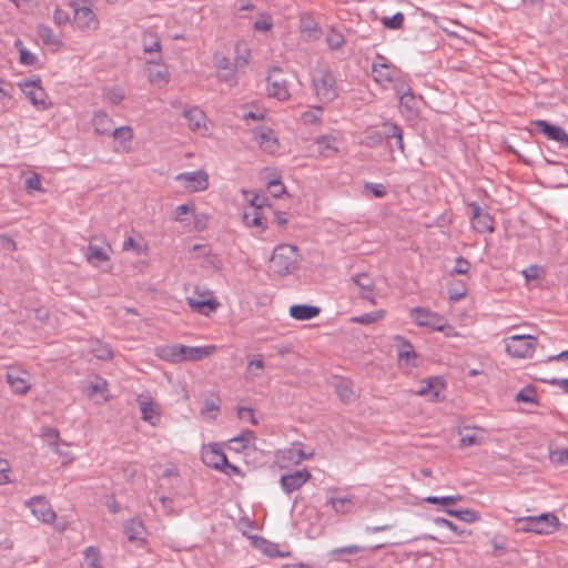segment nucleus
<instances>
[{
  "instance_id": "nucleus-57",
  "label": "nucleus",
  "mask_w": 568,
  "mask_h": 568,
  "mask_svg": "<svg viewBox=\"0 0 568 568\" xmlns=\"http://www.w3.org/2000/svg\"><path fill=\"white\" fill-rule=\"evenodd\" d=\"M550 460L555 465L566 466L568 465V448H560L550 452Z\"/></svg>"
},
{
  "instance_id": "nucleus-43",
  "label": "nucleus",
  "mask_w": 568,
  "mask_h": 568,
  "mask_svg": "<svg viewBox=\"0 0 568 568\" xmlns=\"http://www.w3.org/2000/svg\"><path fill=\"white\" fill-rule=\"evenodd\" d=\"M256 141L261 148L273 152L277 146V139L274 136L273 131L261 132L256 135Z\"/></svg>"
},
{
  "instance_id": "nucleus-50",
  "label": "nucleus",
  "mask_w": 568,
  "mask_h": 568,
  "mask_svg": "<svg viewBox=\"0 0 568 568\" xmlns=\"http://www.w3.org/2000/svg\"><path fill=\"white\" fill-rule=\"evenodd\" d=\"M398 358L405 361L408 365L415 366L417 354L409 343H405L403 348L398 351Z\"/></svg>"
},
{
  "instance_id": "nucleus-8",
  "label": "nucleus",
  "mask_w": 568,
  "mask_h": 568,
  "mask_svg": "<svg viewBox=\"0 0 568 568\" xmlns=\"http://www.w3.org/2000/svg\"><path fill=\"white\" fill-rule=\"evenodd\" d=\"M73 9V21L78 29L82 31H95L99 28L97 14L89 7H79L74 1L70 2Z\"/></svg>"
},
{
  "instance_id": "nucleus-39",
  "label": "nucleus",
  "mask_w": 568,
  "mask_h": 568,
  "mask_svg": "<svg viewBox=\"0 0 568 568\" xmlns=\"http://www.w3.org/2000/svg\"><path fill=\"white\" fill-rule=\"evenodd\" d=\"M41 437L48 444L52 452H58V444L60 442L59 430L53 427H42Z\"/></svg>"
},
{
  "instance_id": "nucleus-22",
  "label": "nucleus",
  "mask_w": 568,
  "mask_h": 568,
  "mask_svg": "<svg viewBox=\"0 0 568 568\" xmlns=\"http://www.w3.org/2000/svg\"><path fill=\"white\" fill-rule=\"evenodd\" d=\"M124 534L130 541L144 542L145 541V528L141 519H130L124 523Z\"/></svg>"
},
{
  "instance_id": "nucleus-28",
  "label": "nucleus",
  "mask_w": 568,
  "mask_h": 568,
  "mask_svg": "<svg viewBox=\"0 0 568 568\" xmlns=\"http://www.w3.org/2000/svg\"><path fill=\"white\" fill-rule=\"evenodd\" d=\"M358 295L364 302L375 303L373 282L371 277L364 273L357 274V296Z\"/></svg>"
},
{
  "instance_id": "nucleus-38",
  "label": "nucleus",
  "mask_w": 568,
  "mask_h": 568,
  "mask_svg": "<svg viewBox=\"0 0 568 568\" xmlns=\"http://www.w3.org/2000/svg\"><path fill=\"white\" fill-rule=\"evenodd\" d=\"M335 139L332 136L322 135L316 139V145L320 154L323 156H331L337 152V148L334 145Z\"/></svg>"
},
{
  "instance_id": "nucleus-58",
  "label": "nucleus",
  "mask_w": 568,
  "mask_h": 568,
  "mask_svg": "<svg viewBox=\"0 0 568 568\" xmlns=\"http://www.w3.org/2000/svg\"><path fill=\"white\" fill-rule=\"evenodd\" d=\"M217 77L220 81L227 83L230 87H234L237 84V78L234 67L223 71H219Z\"/></svg>"
},
{
  "instance_id": "nucleus-56",
  "label": "nucleus",
  "mask_w": 568,
  "mask_h": 568,
  "mask_svg": "<svg viewBox=\"0 0 568 568\" xmlns=\"http://www.w3.org/2000/svg\"><path fill=\"white\" fill-rule=\"evenodd\" d=\"M355 554V545H349L346 547L335 548L329 551L331 561H343L344 555H354Z\"/></svg>"
},
{
  "instance_id": "nucleus-4",
  "label": "nucleus",
  "mask_w": 568,
  "mask_h": 568,
  "mask_svg": "<svg viewBox=\"0 0 568 568\" xmlns=\"http://www.w3.org/2000/svg\"><path fill=\"white\" fill-rule=\"evenodd\" d=\"M507 353L517 358L531 357L535 352L536 338L531 335H513L505 339Z\"/></svg>"
},
{
  "instance_id": "nucleus-2",
  "label": "nucleus",
  "mask_w": 568,
  "mask_h": 568,
  "mask_svg": "<svg viewBox=\"0 0 568 568\" xmlns=\"http://www.w3.org/2000/svg\"><path fill=\"white\" fill-rule=\"evenodd\" d=\"M313 84L317 98L323 102H331L337 97L335 79L332 73L325 70H315Z\"/></svg>"
},
{
  "instance_id": "nucleus-51",
  "label": "nucleus",
  "mask_w": 568,
  "mask_h": 568,
  "mask_svg": "<svg viewBox=\"0 0 568 568\" xmlns=\"http://www.w3.org/2000/svg\"><path fill=\"white\" fill-rule=\"evenodd\" d=\"M87 564L90 568H101L100 552L98 548L90 546L84 550Z\"/></svg>"
},
{
  "instance_id": "nucleus-27",
  "label": "nucleus",
  "mask_w": 568,
  "mask_h": 568,
  "mask_svg": "<svg viewBox=\"0 0 568 568\" xmlns=\"http://www.w3.org/2000/svg\"><path fill=\"white\" fill-rule=\"evenodd\" d=\"M140 410H141V418L144 422H148L150 425L155 426L159 423L160 419V413L155 408L152 400H146L142 396H139L138 398Z\"/></svg>"
},
{
  "instance_id": "nucleus-60",
  "label": "nucleus",
  "mask_w": 568,
  "mask_h": 568,
  "mask_svg": "<svg viewBox=\"0 0 568 568\" xmlns=\"http://www.w3.org/2000/svg\"><path fill=\"white\" fill-rule=\"evenodd\" d=\"M11 470L10 463L0 457V486L11 483L9 473Z\"/></svg>"
},
{
  "instance_id": "nucleus-32",
  "label": "nucleus",
  "mask_w": 568,
  "mask_h": 568,
  "mask_svg": "<svg viewBox=\"0 0 568 568\" xmlns=\"http://www.w3.org/2000/svg\"><path fill=\"white\" fill-rule=\"evenodd\" d=\"M384 126L387 129L385 132V139L387 141H389L390 139H395L396 146H397L398 151L402 154H404L405 153V144L403 141V129L398 124L392 123V122H385Z\"/></svg>"
},
{
  "instance_id": "nucleus-14",
  "label": "nucleus",
  "mask_w": 568,
  "mask_h": 568,
  "mask_svg": "<svg viewBox=\"0 0 568 568\" xmlns=\"http://www.w3.org/2000/svg\"><path fill=\"white\" fill-rule=\"evenodd\" d=\"M445 388V382L442 377L432 376L420 382V387L415 392L418 396L428 397L432 402L440 400V395Z\"/></svg>"
},
{
  "instance_id": "nucleus-33",
  "label": "nucleus",
  "mask_w": 568,
  "mask_h": 568,
  "mask_svg": "<svg viewBox=\"0 0 568 568\" xmlns=\"http://www.w3.org/2000/svg\"><path fill=\"white\" fill-rule=\"evenodd\" d=\"M255 434L253 430L246 429L239 436L230 439V443L233 445L232 449L235 452H242L246 449L255 440Z\"/></svg>"
},
{
  "instance_id": "nucleus-61",
  "label": "nucleus",
  "mask_w": 568,
  "mask_h": 568,
  "mask_svg": "<svg viewBox=\"0 0 568 568\" xmlns=\"http://www.w3.org/2000/svg\"><path fill=\"white\" fill-rule=\"evenodd\" d=\"M469 270H470L469 261L464 257H457L452 273L466 275L469 272Z\"/></svg>"
},
{
  "instance_id": "nucleus-44",
  "label": "nucleus",
  "mask_w": 568,
  "mask_h": 568,
  "mask_svg": "<svg viewBox=\"0 0 568 568\" xmlns=\"http://www.w3.org/2000/svg\"><path fill=\"white\" fill-rule=\"evenodd\" d=\"M336 393L339 397V399L344 404H348L352 402L353 398V389L351 387V383L347 381H339L335 384Z\"/></svg>"
},
{
  "instance_id": "nucleus-9",
  "label": "nucleus",
  "mask_w": 568,
  "mask_h": 568,
  "mask_svg": "<svg viewBox=\"0 0 568 568\" xmlns=\"http://www.w3.org/2000/svg\"><path fill=\"white\" fill-rule=\"evenodd\" d=\"M409 317L412 321L422 327H428L433 331H437V328H442L440 323L444 316L435 313L426 307H414L409 312Z\"/></svg>"
},
{
  "instance_id": "nucleus-3",
  "label": "nucleus",
  "mask_w": 568,
  "mask_h": 568,
  "mask_svg": "<svg viewBox=\"0 0 568 568\" xmlns=\"http://www.w3.org/2000/svg\"><path fill=\"white\" fill-rule=\"evenodd\" d=\"M266 81L268 97L277 99L278 101H286L290 99L291 93L288 81L281 68L273 67L268 72Z\"/></svg>"
},
{
  "instance_id": "nucleus-40",
  "label": "nucleus",
  "mask_w": 568,
  "mask_h": 568,
  "mask_svg": "<svg viewBox=\"0 0 568 568\" xmlns=\"http://www.w3.org/2000/svg\"><path fill=\"white\" fill-rule=\"evenodd\" d=\"M363 194L368 199H382L387 194V191L386 186L382 183L364 182Z\"/></svg>"
},
{
  "instance_id": "nucleus-35",
  "label": "nucleus",
  "mask_w": 568,
  "mask_h": 568,
  "mask_svg": "<svg viewBox=\"0 0 568 568\" xmlns=\"http://www.w3.org/2000/svg\"><path fill=\"white\" fill-rule=\"evenodd\" d=\"M190 306L200 314L207 315L217 308L219 303L214 300H195L189 298Z\"/></svg>"
},
{
  "instance_id": "nucleus-47",
  "label": "nucleus",
  "mask_w": 568,
  "mask_h": 568,
  "mask_svg": "<svg viewBox=\"0 0 568 568\" xmlns=\"http://www.w3.org/2000/svg\"><path fill=\"white\" fill-rule=\"evenodd\" d=\"M515 399L517 402L528 403V404H535L537 403V395L536 389L534 386H526L523 389H520Z\"/></svg>"
},
{
  "instance_id": "nucleus-26",
  "label": "nucleus",
  "mask_w": 568,
  "mask_h": 568,
  "mask_svg": "<svg viewBox=\"0 0 568 568\" xmlns=\"http://www.w3.org/2000/svg\"><path fill=\"white\" fill-rule=\"evenodd\" d=\"M321 308L313 305L295 304L290 307V315L297 321H307L316 317Z\"/></svg>"
},
{
  "instance_id": "nucleus-7",
  "label": "nucleus",
  "mask_w": 568,
  "mask_h": 568,
  "mask_svg": "<svg viewBox=\"0 0 568 568\" xmlns=\"http://www.w3.org/2000/svg\"><path fill=\"white\" fill-rule=\"evenodd\" d=\"M24 506L30 509L38 520L44 524H51L57 518L55 511L44 496H33L24 501Z\"/></svg>"
},
{
  "instance_id": "nucleus-24",
  "label": "nucleus",
  "mask_w": 568,
  "mask_h": 568,
  "mask_svg": "<svg viewBox=\"0 0 568 568\" xmlns=\"http://www.w3.org/2000/svg\"><path fill=\"white\" fill-rule=\"evenodd\" d=\"M183 115L187 121V126L190 128V130L200 131L206 128V116L200 108L191 106L189 109H185Z\"/></svg>"
},
{
  "instance_id": "nucleus-31",
  "label": "nucleus",
  "mask_w": 568,
  "mask_h": 568,
  "mask_svg": "<svg viewBox=\"0 0 568 568\" xmlns=\"http://www.w3.org/2000/svg\"><path fill=\"white\" fill-rule=\"evenodd\" d=\"M37 34L45 45L57 47L60 48L62 45V41L57 36L53 30L43 23L38 24L37 27Z\"/></svg>"
},
{
  "instance_id": "nucleus-6",
  "label": "nucleus",
  "mask_w": 568,
  "mask_h": 568,
  "mask_svg": "<svg viewBox=\"0 0 568 568\" xmlns=\"http://www.w3.org/2000/svg\"><path fill=\"white\" fill-rule=\"evenodd\" d=\"M313 452H305L302 443H293L291 447L281 449L276 454V462L280 467L285 468L290 465H298L305 459H310Z\"/></svg>"
},
{
  "instance_id": "nucleus-34",
  "label": "nucleus",
  "mask_w": 568,
  "mask_h": 568,
  "mask_svg": "<svg viewBox=\"0 0 568 568\" xmlns=\"http://www.w3.org/2000/svg\"><path fill=\"white\" fill-rule=\"evenodd\" d=\"M384 139H385V134H383L375 128H368L363 133L361 144L373 148V146H377V145L382 144Z\"/></svg>"
},
{
  "instance_id": "nucleus-54",
  "label": "nucleus",
  "mask_w": 568,
  "mask_h": 568,
  "mask_svg": "<svg viewBox=\"0 0 568 568\" xmlns=\"http://www.w3.org/2000/svg\"><path fill=\"white\" fill-rule=\"evenodd\" d=\"M326 41L331 49H339L345 42V39L339 31L332 28L326 36Z\"/></svg>"
},
{
  "instance_id": "nucleus-62",
  "label": "nucleus",
  "mask_w": 568,
  "mask_h": 568,
  "mask_svg": "<svg viewBox=\"0 0 568 568\" xmlns=\"http://www.w3.org/2000/svg\"><path fill=\"white\" fill-rule=\"evenodd\" d=\"M267 186H268V189H270V191H271V193H272V195L274 197L282 196L285 193V191H286L284 184L280 180H277V179L271 180L267 183Z\"/></svg>"
},
{
  "instance_id": "nucleus-10",
  "label": "nucleus",
  "mask_w": 568,
  "mask_h": 568,
  "mask_svg": "<svg viewBox=\"0 0 568 568\" xmlns=\"http://www.w3.org/2000/svg\"><path fill=\"white\" fill-rule=\"evenodd\" d=\"M530 529L537 535H550L560 527V520L554 513H544L538 516H530Z\"/></svg>"
},
{
  "instance_id": "nucleus-48",
  "label": "nucleus",
  "mask_w": 568,
  "mask_h": 568,
  "mask_svg": "<svg viewBox=\"0 0 568 568\" xmlns=\"http://www.w3.org/2000/svg\"><path fill=\"white\" fill-rule=\"evenodd\" d=\"M385 312L383 310H376L369 313H363L357 315V324L369 325L383 318Z\"/></svg>"
},
{
  "instance_id": "nucleus-16",
  "label": "nucleus",
  "mask_w": 568,
  "mask_h": 568,
  "mask_svg": "<svg viewBox=\"0 0 568 568\" xmlns=\"http://www.w3.org/2000/svg\"><path fill=\"white\" fill-rule=\"evenodd\" d=\"M176 180L184 181L186 189L192 192L204 191L209 187V175L203 170L180 173Z\"/></svg>"
},
{
  "instance_id": "nucleus-46",
  "label": "nucleus",
  "mask_w": 568,
  "mask_h": 568,
  "mask_svg": "<svg viewBox=\"0 0 568 568\" xmlns=\"http://www.w3.org/2000/svg\"><path fill=\"white\" fill-rule=\"evenodd\" d=\"M405 16L402 12H396L393 17H383L382 23L385 28L390 30H398L403 27Z\"/></svg>"
},
{
  "instance_id": "nucleus-36",
  "label": "nucleus",
  "mask_w": 568,
  "mask_h": 568,
  "mask_svg": "<svg viewBox=\"0 0 568 568\" xmlns=\"http://www.w3.org/2000/svg\"><path fill=\"white\" fill-rule=\"evenodd\" d=\"M449 516L456 517L462 521L471 524L476 523L480 519L479 513L473 509H452L448 508L445 510Z\"/></svg>"
},
{
  "instance_id": "nucleus-17",
  "label": "nucleus",
  "mask_w": 568,
  "mask_h": 568,
  "mask_svg": "<svg viewBox=\"0 0 568 568\" xmlns=\"http://www.w3.org/2000/svg\"><path fill=\"white\" fill-rule=\"evenodd\" d=\"M471 225L479 233L493 232L494 220L487 212H484L477 203L470 204Z\"/></svg>"
},
{
  "instance_id": "nucleus-20",
  "label": "nucleus",
  "mask_w": 568,
  "mask_h": 568,
  "mask_svg": "<svg viewBox=\"0 0 568 568\" xmlns=\"http://www.w3.org/2000/svg\"><path fill=\"white\" fill-rule=\"evenodd\" d=\"M399 110L402 114L408 120L418 118V100L413 94L412 89H407L406 93H403L402 97H399Z\"/></svg>"
},
{
  "instance_id": "nucleus-23",
  "label": "nucleus",
  "mask_w": 568,
  "mask_h": 568,
  "mask_svg": "<svg viewBox=\"0 0 568 568\" xmlns=\"http://www.w3.org/2000/svg\"><path fill=\"white\" fill-rule=\"evenodd\" d=\"M250 539L252 540V545L261 550L263 554L271 558L276 557H286L288 556V552H283L278 549V546L276 544L270 542L263 537L260 536H250Z\"/></svg>"
},
{
  "instance_id": "nucleus-64",
  "label": "nucleus",
  "mask_w": 568,
  "mask_h": 568,
  "mask_svg": "<svg viewBox=\"0 0 568 568\" xmlns=\"http://www.w3.org/2000/svg\"><path fill=\"white\" fill-rule=\"evenodd\" d=\"M530 519H531L530 516L514 518V521L517 525L516 531L532 532V529H530L531 528V523L529 521Z\"/></svg>"
},
{
  "instance_id": "nucleus-59",
  "label": "nucleus",
  "mask_w": 568,
  "mask_h": 568,
  "mask_svg": "<svg viewBox=\"0 0 568 568\" xmlns=\"http://www.w3.org/2000/svg\"><path fill=\"white\" fill-rule=\"evenodd\" d=\"M322 114V108H315L313 110L305 111L301 119L305 124H314L320 121Z\"/></svg>"
},
{
  "instance_id": "nucleus-15",
  "label": "nucleus",
  "mask_w": 568,
  "mask_h": 568,
  "mask_svg": "<svg viewBox=\"0 0 568 568\" xmlns=\"http://www.w3.org/2000/svg\"><path fill=\"white\" fill-rule=\"evenodd\" d=\"M379 62H373L372 64V74L373 79L376 83L381 85H387L388 83L395 81L397 69L387 63L384 57L378 55Z\"/></svg>"
},
{
  "instance_id": "nucleus-25",
  "label": "nucleus",
  "mask_w": 568,
  "mask_h": 568,
  "mask_svg": "<svg viewBox=\"0 0 568 568\" xmlns=\"http://www.w3.org/2000/svg\"><path fill=\"white\" fill-rule=\"evenodd\" d=\"M92 125L94 128V132L99 135H108L113 131V120L102 110L94 112Z\"/></svg>"
},
{
  "instance_id": "nucleus-63",
  "label": "nucleus",
  "mask_w": 568,
  "mask_h": 568,
  "mask_svg": "<svg viewBox=\"0 0 568 568\" xmlns=\"http://www.w3.org/2000/svg\"><path fill=\"white\" fill-rule=\"evenodd\" d=\"M460 443L463 446H473L479 443L478 436L475 432L465 430L460 433Z\"/></svg>"
},
{
  "instance_id": "nucleus-12",
  "label": "nucleus",
  "mask_w": 568,
  "mask_h": 568,
  "mask_svg": "<svg viewBox=\"0 0 568 568\" xmlns=\"http://www.w3.org/2000/svg\"><path fill=\"white\" fill-rule=\"evenodd\" d=\"M531 125L537 128L548 140L559 143L562 148H568V133L562 128L546 120H534Z\"/></svg>"
},
{
  "instance_id": "nucleus-42",
  "label": "nucleus",
  "mask_w": 568,
  "mask_h": 568,
  "mask_svg": "<svg viewBox=\"0 0 568 568\" xmlns=\"http://www.w3.org/2000/svg\"><path fill=\"white\" fill-rule=\"evenodd\" d=\"M223 453L224 452L217 448V446H211L209 449L203 452L202 459L207 466L215 469L221 460Z\"/></svg>"
},
{
  "instance_id": "nucleus-30",
  "label": "nucleus",
  "mask_w": 568,
  "mask_h": 568,
  "mask_svg": "<svg viewBox=\"0 0 568 568\" xmlns=\"http://www.w3.org/2000/svg\"><path fill=\"white\" fill-rule=\"evenodd\" d=\"M142 45L145 53H155L156 58L161 60V42L159 36L155 32L144 31L142 34Z\"/></svg>"
},
{
  "instance_id": "nucleus-49",
  "label": "nucleus",
  "mask_w": 568,
  "mask_h": 568,
  "mask_svg": "<svg viewBox=\"0 0 568 568\" xmlns=\"http://www.w3.org/2000/svg\"><path fill=\"white\" fill-rule=\"evenodd\" d=\"M112 136L122 144L131 142L133 139V130L131 126H120L112 131Z\"/></svg>"
},
{
  "instance_id": "nucleus-1",
  "label": "nucleus",
  "mask_w": 568,
  "mask_h": 568,
  "mask_svg": "<svg viewBox=\"0 0 568 568\" xmlns=\"http://www.w3.org/2000/svg\"><path fill=\"white\" fill-rule=\"evenodd\" d=\"M298 250L295 245H277L270 258V270L278 275L286 276L298 267Z\"/></svg>"
},
{
  "instance_id": "nucleus-21",
  "label": "nucleus",
  "mask_w": 568,
  "mask_h": 568,
  "mask_svg": "<svg viewBox=\"0 0 568 568\" xmlns=\"http://www.w3.org/2000/svg\"><path fill=\"white\" fill-rule=\"evenodd\" d=\"M149 80L153 84L163 85L169 82V72L160 64L159 58L148 61Z\"/></svg>"
},
{
  "instance_id": "nucleus-53",
  "label": "nucleus",
  "mask_w": 568,
  "mask_h": 568,
  "mask_svg": "<svg viewBox=\"0 0 568 568\" xmlns=\"http://www.w3.org/2000/svg\"><path fill=\"white\" fill-rule=\"evenodd\" d=\"M108 383L105 379L101 377H97L95 381H92L87 386V394L92 396L94 394H103L106 390Z\"/></svg>"
},
{
  "instance_id": "nucleus-41",
  "label": "nucleus",
  "mask_w": 568,
  "mask_h": 568,
  "mask_svg": "<svg viewBox=\"0 0 568 568\" xmlns=\"http://www.w3.org/2000/svg\"><path fill=\"white\" fill-rule=\"evenodd\" d=\"M14 47L19 51V61L21 64L31 67L38 62V57L34 53L30 52L27 48H24L21 40H17L14 42Z\"/></svg>"
},
{
  "instance_id": "nucleus-19",
  "label": "nucleus",
  "mask_w": 568,
  "mask_h": 568,
  "mask_svg": "<svg viewBox=\"0 0 568 568\" xmlns=\"http://www.w3.org/2000/svg\"><path fill=\"white\" fill-rule=\"evenodd\" d=\"M97 237H93L90 244L87 247L85 258L88 263L97 266L102 262H106L110 260V254L112 252V247L110 244L105 243L103 245H98L93 243L97 241Z\"/></svg>"
},
{
  "instance_id": "nucleus-55",
  "label": "nucleus",
  "mask_w": 568,
  "mask_h": 568,
  "mask_svg": "<svg viewBox=\"0 0 568 568\" xmlns=\"http://www.w3.org/2000/svg\"><path fill=\"white\" fill-rule=\"evenodd\" d=\"M463 499L462 495L456 496H428L424 499L425 503L428 504H442V505H452Z\"/></svg>"
},
{
  "instance_id": "nucleus-18",
  "label": "nucleus",
  "mask_w": 568,
  "mask_h": 568,
  "mask_svg": "<svg viewBox=\"0 0 568 568\" xmlns=\"http://www.w3.org/2000/svg\"><path fill=\"white\" fill-rule=\"evenodd\" d=\"M216 351V346H186L180 344L181 362H199L207 358Z\"/></svg>"
},
{
  "instance_id": "nucleus-37",
  "label": "nucleus",
  "mask_w": 568,
  "mask_h": 568,
  "mask_svg": "<svg viewBox=\"0 0 568 568\" xmlns=\"http://www.w3.org/2000/svg\"><path fill=\"white\" fill-rule=\"evenodd\" d=\"M329 504L336 513L345 514L352 510L354 503L349 496H332Z\"/></svg>"
},
{
  "instance_id": "nucleus-5",
  "label": "nucleus",
  "mask_w": 568,
  "mask_h": 568,
  "mask_svg": "<svg viewBox=\"0 0 568 568\" xmlns=\"http://www.w3.org/2000/svg\"><path fill=\"white\" fill-rule=\"evenodd\" d=\"M21 91L30 100L31 104L37 109L45 110L51 103L48 102V95L41 85V80L38 77L36 80H23L18 84Z\"/></svg>"
},
{
  "instance_id": "nucleus-13",
  "label": "nucleus",
  "mask_w": 568,
  "mask_h": 568,
  "mask_svg": "<svg viewBox=\"0 0 568 568\" xmlns=\"http://www.w3.org/2000/svg\"><path fill=\"white\" fill-rule=\"evenodd\" d=\"M311 477V473L306 468H303L292 473L283 474L280 478V484L286 494H292L302 488V486L307 483Z\"/></svg>"
},
{
  "instance_id": "nucleus-11",
  "label": "nucleus",
  "mask_w": 568,
  "mask_h": 568,
  "mask_svg": "<svg viewBox=\"0 0 568 568\" xmlns=\"http://www.w3.org/2000/svg\"><path fill=\"white\" fill-rule=\"evenodd\" d=\"M6 379L16 394H27L31 388L30 374L20 367H9L6 373Z\"/></svg>"
},
{
  "instance_id": "nucleus-29",
  "label": "nucleus",
  "mask_w": 568,
  "mask_h": 568,
  "mask_svg": "<svg viewBox=\"0 0 568 568\" xmlns=\"http://www.w3.org/2000/svg\"><path fill=\"white\" fill-rule=\"evenodd\" d=\"M180 344H169L158 346L154 354L162 361L169 363H181Z\"/></svg>"
},
{
  "instance_id": "nucleus-52",
  "label": "nucleus",
  "mask_w": 568,
  "mask_h": 568,
  "mask_svg": "<svg viewBox=\"0 0 568 568\" xmlns=\"http://www.w3.org/2000/svg\"><path fill=\"white\" fill-rule=\"evenodd\" d=\"M92 354L99 358V359H103V361H106V359H111L113 357V352L111 349V347L106 344H102L100 342H98L93 348H92Z\"/></svg>"
},
{
  "instance_id": "nucleus-45",
  "label": "nucleus",
  "mask_w": 568,
  "mask_h": 568,
  "mask_svg": "<svg viewBox=\"0 0 568 568\" xmlns=\"http://www.w3.org/2000/svg\"><path fill=\"white\" fill-rule=\"evenodd\" d=\"M243 220L246 225L248 226H256L262 227L263 230L266 229V226L263 223V216L260 211L252 210L251 212H244Z\"/></svg>"
}]
</instances>
